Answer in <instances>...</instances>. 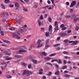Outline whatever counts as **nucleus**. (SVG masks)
I'll use <instances>...</instances> for the list:
<instances>
[{"instance_id": "obj_53", "label": "nucleus", "mask_w": 79, "mask_h": 79, "mask_svg": "<svg viewBox=\"0 0 79 79\" xmlns=\"http://www.w3.org/2000/svg\"><path fill=\"white\" fill-rule=\"evenodd\" d=\"M46 35L47 36H48V35H49V34L48 33V32H46Z\"/></svg>"}, {"instance_id": "obj_21", "label": "nucleus", "mask_w": 79, "mask_h": 79, "mask_svg": "<svg viewBox=\"0 0 79 79\" xmlns=\"http://www.w3.org/2000/svg\"><path fill=\"white\" fill-rule=\"evenodd\" d=\"M58 63L60 64V63H61V59H59V60H58V61H56Z\"/></svg>"}, {"instance_id": "obj_5", "label": "nucleus", "mask_w": 79, "mask_h": 79, "mask_svg": "<svg viewBox=\"0 0 79 79\" xmlns=\"http://www.w3.org/2000/svg\"><path fill=\"white\" fill-rule=\"evenodd\" d=\"M60 37H64L66 36V33H61L60 34Z\"/></svg>"}, {"instance_id": "obj_57", "label": "nucleus", "mask_w": 79, "mask_h": 79, "mask_svg": "<svg viewBox=\"0 0 79 79\" xmlns=\"http://www.w3.org/2000/svg\"><path fill=\"white\" fill-rule=\"evenodd\" d=\"M49 7V6H46L44 7L43 8H44V9H45V8H48Z\"/></svg>"}, {"instance_id": "obj_36", "label": "nucleus", "mask_w": 79, "mask_h": 79, "mask_svg": "<svg viewBox=\"0 0 79 79\" xmlns=\"http://www.w3.org/2000/svg\"><path fill=\"white\" fill-rule=\"evenodd\" d=\"M72 3L74 5H75L76 4V2L75 1H73L72 2Z\"/></svg>"}, {"instance_id": "obj_22", "label": "nucleus", "mask_w": 79, "mask_h": 79, "mask_svg": "<svg viewBox=\"0 0 79 79\" xmlns=\"http://www.w3.org/2000/svg\"><path fill=\"white\" fill-rule=\"evenodd\" d=\"M9 30H10V31H14L15 30V28L13 27L9 28Z\"/></svg>"}, {"instance_id": "obj_15", "label": "nucleus", "mask_w": 79, "mask_h": 79, "mask_svg": "<svg viewBox=\"0 0 79 79\" xmlns=\"http://www.w3.org/2000/svg\"><path fill=\"white\" fill-rule=\"evenodd\" d=\"M77 42H78V41H77V40H75V41H73V44H74V45H76V44H77Z\"/></svg>"}, {"instance_id": "obj_51", "label": "nucleus", "mask_w": 79, "mask_h": 79, "mask_svg": "<svg viewBox=\"0 0 79 79\" xmlns=\"http://www.w3.org/2000/svg\"><path fill=\"white\" fill-rule=\"evenodd\" d=\"M46 70H47V71L49 69V68L48 67H45Z\"/></svg>"}, {"instance_id": "obj_1", "label": "nucleus", "mask_w": 79, "mask_h": 79, "mask_svg": "<svg viewBox=\"0 0 79 79\" xmlns=\"http://www.w3.org/2000/svg\"><path fill=\"white\" fill-rule=\"evenodd\" d=\"M30 74H32V72H30L29 71L25 70L23 71V73H22V76H24V75H26L27 76H30Z\"/></svg>"}, {"instance_id": "obj_7", "label": "nucleus", "mask_w": 79, "mask_h": 79, "mask_svg": "<svg viewBox=\"0 0 79 79\" xmlns=\"http://www.w3.org/2000/svg\"><path fill=\"white\" fill-rule=\"evenodd\" d=\"M24 47L23 46V47H22V48H20V50H21V51H23V52H26V50H24L23 48H24Z\"/></svg>"}, {"instance_id": "obj_60", "label": "nucleus", "mask_w": 79, "mask_h": 79, "mask_svg": "<svg viewBox=\"0 0 79 79\" xmlns=\"http://www.w3.org/2000/svg\"><path fill=\"white\" fill-rule=\"evenodd\" d=\"M39 71L40 72H43V69H40L39 70Z\"/></svg>"}, {"instance_id": "obj_41", "label": "nucleus", "mask_w": 79, "mask_h": 79, "mask_svg": "<svg viewBox=\"0 0 79 79\" xmlns=\"http://www.w3.org/2000/svg\"><path fill=\"white\" fill-rule=\"evenodd\" d=\"M28 68L31 69V64L28 65Z\"/></svg>"}, {"instance_id": "obj_55", "label": "nucleus", "mask_w": 79, "mask_h": 79, "mask_svg": "<svg viewBox=\"0 0 79 79\" xmlns=\"http://www.w3.org/2000/svg\"><path fill=\"white\" fill-rule=\"evenodd\" d=\"M52 72H50L49 73H48V75L49 76H50V75H52Z\"/></svg>"}, {"instance_id": "obj_18", "label": "nucleus", "mask_w": 79, "mask_h": 79, "mask_svg": "<svg viewBox=\"0 0 79 79\" xmlns=\"http://www.w3.org/2000/svg\"><path fill=\"white\" fill-rule=\"evenodd\" d=\"M3 42L5 43H7V44H10V42L8 41L7 40H3Z\"/></svg>"}, {"instance_id": "obj_29", "label": "nucleus", "mask_w": 79, "mask_h": 79, "mask_svg": "<svg viewBox=\"0 0 79 79\" xmlns=\"http://www.w3.org/2000/svg\"><path fill=\"white\" fill-rule=\"evenodd\" d=\"M66 18H71V16L70 15H65V16Z\"/></svg>"}, {"instance_id": "obj_8", "label": "nucleus", "mask_w": 79, "mask_h": 79, "mask_svg": "<svg viewBox=\"0 0 79 79\" xmlns=\"http://www.w3.org/2000/svg\"><path fill=\"white\" fill-rule=\"evenodd\" d=\"M70 75L68 74H65L64 75V77H70Z\"/></svg>"}, {"instance_id": "obj_64", "label": "nucleus", "mask_w": 79, "mask_h": 79, "mask_svg": "<svg viewBox=\"0 0 79 79\" xmlns=\"http://www.w3.org/2000/svg\"><path fill=\"white\" fill-rule=\"evenodd\" d=\"M52 29L49 28L48 31L49 32H51Z\"/></svg>"}, {"instance_id": "obj_25", "label": "nucleus", "mask_w": 79, "mask_h": 79, "mask_svg": "<svg viewBox=\"0 0 79 79\" xmlns=\"http://www.w3.org/2000/svg\"><path fill=\"white\" fill-rule=\"evenodd\" d=\"M50 47V45H46L45 46V47L44 48L45 49H47V48H48Z\"/></svg>"}, {"instance_id": "obj_9", "label": "nucleus", "mask_w": 79, "mask_h": 79, "mask_svg": "<svg viewBox=\"0 0 79 79\" xmlns=\"http://www.w3.org/2000/svg\"><path fill=\"white\" fill-rule=\"evenodd\" d=\"M12 36L14 38H16V37H17V35L15 34V33H13L12 34Z\"/></svg>"}, {"instance_id": "obj_10", "label": "nucleus", "mask_w": 79, "mask_h": 79, "mask_svg": "<svg viewBox=\"0 0 79 79\" xmlns=\"http://www.w3.org/2000/svg\"><path fill=\"white\" fill-rule=\"evenodd\" d=\"M32 61L34 64H37V60H35L34 59H32Z\"/></svg>"}, {"instance_id": "obj_62", "label": "nucleus", "mask_w": 79, "mask_h": 79, "mask_svg": "<svg viewBox=\"0 0 79 79\" xmlns=\"http://www.w3.org/2000/svg\"><path fill=\"white\" fill-rule=\"evenodd\" d=\"M65 59H69V57L68 56H65Z\"/></svg>"}, {"instance_id": "obj_20", "label": "nucleus", "mask_w": 79, "mask_h": 79, "mask_svg": "<svg viewBox=\"0 0 79 79\" xmlns=\"http://www.w3.org/2000/svg\"><path fill=\"white\" fill-rule=\"evenodd\" d=\"M5 2L6 3H10V1L9 0H5Z\"/></svg>"}, {"instance_id": "obj_23", "label": "nucleus", "mask_w": 79, "mask_h": 79, "mask_svg": "<svg viewBox=\"0 0 79 79\" xmlns=\"http://www.w3.org/2000/svg\"><path fill=\"white\" fill-rule=\"evenodd\" d=\"M67 65L64 66V67H63L62 68H61V69H65V68H67Z\"/></svg>"}, {"instance_id": "obj_48", "label": "nucleus", "mask_w": 79, "mask_h": 79, "mask_svg": "<svg viewBox=\"0 0 79 79\" xmlns=\"http://www.w3.org/2000/svg\"><path fill=\"white\" fill-rule=\"evenodd\" d=\"M67 33H71V30H69L67 31Z\"/></svg>"}, {"instance_id": "obj_46", "label": "nucleus", "mask_w": 79, "mask_h": 79, "mask_svg": "<svg viewBox=\"0 0 79 79\" xmlns=\"http://www.w3.org/2000/svg\"><path fill=\"white\" fill-rule=\"evenodd\" d=\"M48 42H49V39H48L46 41V44H48Z\"/></svg>"}, {"instance_id": "obj_43", "label": "nucleus", "mask_w": 79, "mask_h": 79, "mask_svg": "<svg viewBox=\"0 0 79 79\" xmlns=\"http://www.w3.org/2000/svg\"><path fill=\"white\" fill-rule=\"evenodd\" d=\"M44 19L43 16H42V15H41L40 16V19Z\"/></svg>"}, {"instance_id": "obj_27", "label": "nucleus", "mask_w": 79, "mask_h": 79, "mask_svg": "<svg viewBox=\"0 0 79 79\" xmlns=\"http://www.w3.org/2000/svg\"><path fill=\"white\" fill-rule=\"evenodd\" d=\"M42 55H44V56H47V53H45V52H43L42 53Z\"/></svg>"}, {"instance_id": "obj_37", "label": "nucleus", "mask_w": 79, "mask_h": 79, "mask_svg": "<svg viewBox=\"0 0 79 79\" xmlns=\"http://www.w3.org/2000/svg\"><path fill=\"white\" fill-rule=\"evenodd\" d=\"M6 77L7 78H8L9 79H10V78H11V76L10 75H7Z\"/></svg>"}, {"instance_id": "obj_28", "label": "nucleus", "mask_w": 79, "mask_h": 79, "mask_svg": "<svg viewBox=\"0 0 79 79\" xmlns=\"http://www.w3.org/2000/svg\"><path fill=\"white\" fill-rule=\"evenodd\" d=\"M63 53L64 54H68L69 53V52H68L66 51H64L63 52Z\"/></svg>"}, {"instance_id": "obj_52", "label": "nucleus", "mask_w": 79, "mask_h": 79, "mask_svg": "<svg viewBox=\"0 0 79 79\" xmlns=\"http://www.w3.org/2000/svg\"><path fill=\"white\" fill-rule=\"evenodd\" d=\"M60 27H61V28H63V27H64V24H62L60 25Z\"/></svg>"}, {"instance_id": "obj_33", "label": "nucleus", "mask_w": 79, "mask_h": 79, "mask_svg": "<svg viewBox=\"0 0 79 79\" xmlns=\"http://www.w3.org/2000/svg\"><path fill=\"white\" fill-rule=\"evenodd\" d=\"M22 65H23V66H26L27 65L26 63L23 62L22 63Z\"/></svg>"}, {"instance_id": "obj_12", "label": "nucleus", "mask_w": 79, "mask_h": 79, "mask_svg": "<svg viewBox=\"0 0 79 79\" xmlns=\"http://www.w3.org/2000/svg\"><path fill=\"white\" fill-rule=\"evenodd\" d=\"M19 4L18 2H15V7H18L19 6Z\"/></svg>"}, {"instance_id": "obj_17", "label": "nucleus", "mask_w": 79, "mask_h": 79, "mask_svg": "<svg viewBox=\"0 0 79 79\" xmlns=\"http://www.w3.org/2000/svg\"><path fill=\"white\" fill-rule=\"evenodd\" d=\"M21 56H22L20 55H15V57H16V58H20L21 57Z\"/></svg>"}, {"instance_id": "obj_56", "label": "nucleus", "mask_w": 79, "mask_h": 79, "mask_svg": "<svg viewBox=\"0 0 79 79\" xmlns=\"http://www.w3.org/2000/svg\"><path fill=\"white\" fill-rule=\"evenodd\" d=\"M64 63L65 64H66L67 63V62H66V61L65 60H64Z\"/></svg>"}, {"instance_id": "obj_11", "label": "nucleus", "mask_w": 79, "mask_h": 79, "mask_svg": "<svg viewBox=\"0 0 79 79\" xmlns=\"http://www.w3.org/2000/svg\"><path fill=\"white\" fill-rule=\"evenodd\" d=\"M44 59L46 60H51V57H47L45 58Z\"/></svg>"}, {"instance_id": "obj_26", "label": "nucleus", "mask_w": 79, "mask_h": 79, "mask_svg": "<svg viewBox=\"0 0 79 79\" xmlns=\"http://www.w3.org/2000/svg\"><path fill=\"white\" fill-rule=\"evenodd\" d=\"M60 74V73L59 72V71H57L55 73V75H58Z\"/></svg>"}, {"instance_id": "obj_47", "label": "nucleus", "mask_w": 79, "mask_h": 79, "mask_svg": "<svg viewBox=\"0 0 79 79\" xmlns=\"http://www.w3.org/2000/svg\"><path fill=\"white\" fill-rule=\"evenodd\" d=\"M14 6L13 5H10L9 6V7H10V8H12Z\"/></svg>"}, {"instance_id": "obj_16", "label": "nucleus", "mask_w": 79, "mask_h": 79, "mask_svg": "<svg viewBox=\"0 0 79 79\" xmlns=\"http://www.w3.org/2000/svg\"><path fill=\"white\" fill-rule=\"evenodd\" d=\"M55 31H58V25H57L56 26H55Z\"/></svg>"}, {"instance_id": "obj_32", "label": "nucleus", "mask_w": 79, "mask_h": 79, "mask_svg": "<svg viewBox=\"0 0 79 79\" xmlns=\"http://www.w3.org/2000/svg\"><path fill=\"white\" fill-rule=\"evenodd\" d=\"M79 27H78L77 26L75 28V30L77 31H78V30H79Z\"/></svg>"}, {"instance_id": "obj_3", "label": "nucleus", "mask_w": 79, "mask_h": 79, "mask_svg": "<svg viewBox=\"0 0 79 79\" xmlns=\"http://www.w3.org/2000/svg\"><path fill=\"white\" fill-rule=\"evenodd\" d=\"M19 31H22L23 32H25L26 31V29L24 28V27H20L19 28Z\"/></svg>"}, {"instance_id": "obj_50", "label": "nucleus", "mask_w": 79, "mask_h": 79, "mask_svg": "<svg viewBox=\"0 0 79 79\" xmlns=\"http://www.w3.org/2000/svg\"><path fill=\"white\" fill-rule=\"evenodd\" d=\"M17 39H19L21 38L20 37L18 36V35H17V36L16 37Z\"/></svg>"}, {"instance_id": "obj_63", "label": "nucleus", "mask_w": 79, "mask_h": 79, "mask_svg": "<svg viewBox=\"0 0 79 79\" xmlns=\"http://www.w3.org/2000/svg\"><path fill=\"white\" fill-rule=\"evenodd\" d=\"M43 79H46V77L45 76H43Z\"/></svg>"}, {"instance_id": "obj_40", "label": "nucleus", "mask_w": 79, "mask_h": 79, "mask_svg": "<svg viewBox=\"0 0 79 79\" xmlns=\"http://www.w3.org/2000/svg\"><path fill=\"white\" fill-rule=\"evenodd\" d=\"M66 27H63L62 28L61 30L62 31H64V30H66Z\"/></svg>"}, {"instance_id": "obj_34", "label": "nucleus", "mask_w": 79, "mask_h": 79, "mask_svg": "<svg viewBox=\"0 0 79 79\" xmlns=\"http://www.w3.org/2000/svg\"><path fill=\"white\" fill-rule=\"evenodd\" d=\"M54 61H58V60L54 59V60H52V63L53 62H54Z\"/></svg>"}, {"instance_id": "obj_58", "label": "nucleus", "mask_w": 79, "mask_h": 79, "mask_svg": "<svg viewBox=\"0 0 79 79\" xmlns=\"http://www.w3.org/2000/svg\"><path fill=\"white\" fill-rule=\"evenodd\" d=\"M48 4H50V3H51V2L50 1L48 0Z\"/></svg>"}, {"instance_id": "obj_19", "label": "nucleus", "mask_w": 79, "mask_h": 79, "mask_svg": "<svg viewBox=\"0 0 79 79\" xmlns=\"http://www.w3.org/2000/svg\"><path fill=\"white\" fill-rule=\"evenodd\" d=\"M79 21V18H78V17L77 18H75L74 19V22H76V21Z\"/></svg>"}, {"instance_id": "obj_39", "label": "nucleus", "mask_w": 79, "mask_h": 79, "mask_svg": "<svg viewBox=\"0 0 79 79\" xmlns=\"http://www.w3.org/2000/svg\"><path fill=\"white\" fill-rule=\"evenodd\" d=\"M39 6L37 5H35L33 6V8H37Z\"/></svg>"}, {"instance_id": "obj_13", "label": "nucleus", "mask_w": 79, "mask_h": 79, "mask_svg": "<svg viewBox=\"0 0 79 79\" xmlns=\"http://www.w3.org/2000/svg\"><path fill=\"white\" fill-rule=\"evenodd\" d=\"M21 20H22V19H21V18H20V19H19V20H17V21L16 22L18 24H19V23H20V22H21Z\"/></svg>"}, {"instance_id": "obj_45", "label": "nucleus", "mask_w": 79, "mask_h": 79, "mask_svg": "<svg viewBox=\"0 0 79 79\" xmlns=\"http://www.w3.org/2000/svg\"><path fill=\"white\" fill-rule=\"evenodd\" d=\"M74 5L72 3H71V5L70 6V7H73L74 6Z\"/></svg>"}, {"instance_id": "obj_31", "label": "nucleus", "mask_w": 79, "mask_h": 79, "mask_svg": "<svg viewBox=\"0 0 79 79\" xmlns=\"http://www.w3.org/2000/svg\"><path fill=\"white\" fill-rule=\"evenodd\" d=\"M48 20L51 23V22H52V19L51 18V17H49L48 18Z\"/></svg>"}, {"instance_id": "obj_61", "label": "nucleus", "mask_w": 79, "mask_h": 79, "mask_svg": "<svg viewBox=\"0 0 79 79\" xmlns=\"http://www.w3.org/2000/svg\"><path fill=\"white\" fill-rule=\"evenodd\" d=\"M5 15L8 16V14L7 12H5Z\"/></svg>"}, {"instance_id": "obj_14", "label": "nucleus", "mask_w": 79, "mask_h": 79, "mask_svg": "<svg viewBox=\"0 0 79 79\" xmlns=\"http://www.w3.org/2000/svg\"><path fill=\"white\" fill-rule=\"evenodd\" d=\"M56 53H52L49 55V56H55V55H56Z\"/></svg>"}, {"instance_id": "obj_42", "label": "nucleus", "mask_w": 79, "mask_h": 79, "mask_svg": "<svg viewBox=\"0 0 79 79\" xmlns=\"http://www.w3.org/2000/svg\"><path fill=\"white\" fill-rule=\"evenodd\" d=\"M38 25L40 26H41V23H40V22L39 21V20H38Z\"/></svg>"}, {"instance_id": "obj_6", "label": "nucleus", "mask_w": 79, "mask_h": 79, "mask_svg": "<svg viewBox=\"0 0 79 79\" xmlns=\"http://www.w3.org/2000/svg\"><path fill=\"white\" fill-rule=\"evenodd\" d=\"M3 29L2 28V27H0V31H1L0 34L1 35H3V36L4 35V34L3 33V31H3Z\"/></svg>"}, {"instance_id": "obj_2", "label": "nucleus", "mask_w": 79, "mask_h": 79, "mask_svg": "<svg viewBox=\"0 0 79 79\" xmlns=\"http://www.w3.org/2000/svg\"><path fill=\"white\" fill-rule=\"evenodd\" d=\"M40 42H41V40H38V41L37 42V44L38 45L37 47L38 48H39V47H42L43 45H44V43H42L40 44Z\"/></svg>"}, {"instance_id": "obj_44", "label": "nucleus", "mask_w": 79, "mask_h": 79, "mask_svg": "<svg viewBox=\"0 0 79 79\" xmlns=\"http://www.w3.org/2000/svg\"><path fill=\"white\" fill-rule=\"evenodd\" d=\"M69 40H67V39H66V40H64V42L65 43H66V42H68V41Z\"/></svg>"}, {"instance_id": "obj_49", "label": "nucleus", "mask_w": 79, "mask_h": 79, "mask_svg": "<svg viewBox=\"0 0 79 79\" xmlns=\"http://www.w3.org/2000/svg\"><path fill=\"white\" fill-rule=\"evenodd\" d=\"M73 12V9H71L70 10V12L72 13Z\"/></svg>"}, {"instance_id": "obj_59", "label": "nucleus", "mask_w": 79, "mask_h": 79, "mask_svg": "<svg viewBox=\"0 0 79 79\" xmlns=\"http://www.w3.org/2000/svg\"><path fill=\"white\" fill-rule=\"evenodd\" d=\"M52 4H54V0H51Z\"/></svg>"}, {"instance_id": "obj_54", "label": "nucleus", "mask_w": 79, "mask_h": 79, "mask_svg": "<svg viewBox=\"0 0 79 79\" xmlns=\"http://www.w3.org/2000/svg\"><path fill=\"white\" fill-rule=\"evenodd\" d=\"M2 5V8L3 9H5V7L4 6V5H3L2 4L1 5V6Z\"/></svg>"}, {"instance_id": "obj_24", "label": "nucleus", "mask_w": 79, "mask_h": 79, "mask_svg": "<svg viewBox=\"0 0 79 79\" xmlns=\"http://www.w3.org/2000/svg\"><path fill=\"white\" fill-rule=\"evenodd\" d=\"M58 23V22H57V21H55V23H54V26L55 27V26H57V24Z\"/></svg>"}, {"instance_id": "obj_38", "label": "nucleus", "mask_w": 79, "mask_h": 79, "mask_svg": "<svg viewBox=\"0 0 79 79\" xmlns=\"http://www.w3.org/2000/svg\"><path fill=\"white\" fill-rule=\"evenodd\" d=\"M11 59H12V58L9 57L6 59V60H11Z\"/></svg>"}, {"instance_id": "obj_30", "label": "nucleus", "mask_w": 79, "mask_h": 79, "mask_svg": "<svg viewBox=\"0 0 79 79\" xmlns=\"http://www.w3.org/2000/svg\"><path fill=\"white\" fill-rule=\"evenodd\" d=\"M5 13H4V12H3L1 14V16H2V17L4 16H5Z\"/></svg>"}, {"instance_id": "obj_4", "label": "nucleus", "mask_w": 79, "mask_h": 79, "mask_svg": "<svg viewBox=\"0 0 79 79\" xmlns=\"http://www.w3.org/2000/svg\"><path fill=\"white\" fill-rule=\"evenodd\" d=\"M4 53H6L5 55H6V56L5 57H8L10 55H11V53H8V51H4Z\"/></svg>"}, {"instance_id": "obj_35", "label": "nucleus", "mask_w": 79, "mask_h": 79, "mask_svg": "<svg viewBox=\"0 0 79 79\" xmlns=\"http://www.w3.org/2000/svg\"><path fill=\"white\" fill-rule=\"evenodd\" d=\"M24 51H21V50H20V51H19L18 52V53H22V52H24Z\"/></svg>"}]
</instances>
